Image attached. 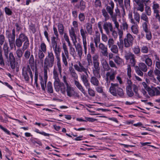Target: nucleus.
Here are the masks:
<instances>
[{
	"instance_id": "1",
	"label": "nucleus",
	"mask_w": 160,
	"mask_h": 160,
	"mask_svg": "<svg viewBox=\"0 0 160 160\" xmlns=\"http://www.w3.org/2000/svg\"><path fill=\"white\" fill-rule=\"evenodd\" d=\"M47 55L44 60L43 71L44 78L42 77L40 78V83L42 89L45 90L46 88L48 78L47 72L49 68H52L54 63L55 56L52 51H48Z\"/></svg>"
},
{
	"instance_id": "2",
	"label": "nucleus",
	"mask_w": 160,
	"mask_h": 160,
	"mask_svg": "<svg viewBox=\"0 0 160 160\" xmlns=\"http://www.w3.org/2000/svg\"><path fill=\"white\" fill-rule=\"evenodd\" d=\"M110 93L114 97H118L121 98L124 97V93L123 90L118 87V83H111L109 89Z\"/></svg>"
},
{
	"instance_id": "3",
	"label": "nucleus",
	"mask_w": 160,
	"mask_h": 160,
	"mask_svg": "<svg viewBox=\"0 0 160 160\" xmlns=\"http://www.w3.org/2000/svg\"><path fill=\"white\" fill-rule=\"evenodd\" d=\"M78 64H75L74 65V69L78 72L84 73L85 74H80V78L82 82L88 80V75L87 72L88 69L86 68L80 61L78 62Z\"/></svg>"
},
{
	"instance_id": "4",
	"label": "nucleus",
	"mask_w": 160,
	"mask_h": 160,
	"mask_svg": "<svg viewBox=\"0 0 160 160\" xmlns=\"http://www.w3.org/2000/svg\"><path fill=\"white\" fill-rule=\"evenodd\" d=\"M57 67L54 66L53 70L52 73L53 75V78L54 79V85H55L56 88H58L57 86L58 85V83L60 82V80L59 78V73L61 74L62 72V67L61 63H60L57 65L56 63Z\"/></svg>"
},
{
	"instance_id": "5",
	"label": "nucleus",
	"mask_w": 160,
	"mask_h": 160,
	"mask_svg": "<svg viewBox=\"0 0 160 160\" xmlns=\"http://www.w3.org/2000/svg\"><path fill=\"white\" fill-rule=\"evenodd\" d=\"M109 5L106 6V9L109 14L111 18H113V17H116L117 18V16H120L121 13L119 8L117 7L115 9V13H113V10L114 7V4L112 1H111L109 3Z\"/></svg>"
},
{
	"instance_id": "6",
	"label": "nucleus",
	"mask_w": 160,
	"mask_h": 160,
	"mask_svg": "<svg viewBox=\"0 0 160 160\" xmlns=\"http://www.w3.org/2000/svg\"><path fill=\"white\" fill-rule=\"evenodd\" d=\"M6 35L8 39L9 45L12 49L13 48L15 40V30L13 28L12 30V32H10L9 29L7 30L6 32Z\"/></svg>"
},
{
	"instance_id": "7",
	"label": "nucleus",
	"mask_w": 160,
	"mask_h": 160,
	"mask_svg": "<svg viewBox=\"0 0 160 160\" xmlns=\"http://www.w3.org/2000/svg\"><path fill=\"white\" fill-rule=\"evenodd\" d=\"M29 75H30L32 82L33 81V75L29 65L24 67L22 69V75L24 80L27 82H28L29 80Z\"/></svg>"
},
{
	"instance_id": "8",
	"label": "nucleus",
	"mask_w": 160,
	"mask_h": 160,
	"mask_svg": "<svg viewBox=\"0 0 160 160\" xmlns=\"http://www.w3.org/2000/svg\"><path fill=\"white\" fill-rule=\"evenodd\" d=\"M148 69V66L144 63L141 62L139 63L138 66L135 67V71L137 74L141 77H143V72H146Z\"/></svg>"
},
{
	"instance_id": "9",
	"label": "nucleus",
	"mask_w": 160,
	"mask_h": 160,
	"mask_svg": "<svg viewBox=\"0 0 160 160\" xmlns=\"http://www.w3.org/2000/svg\"><path fill=\"white\" fill-rule=\"evenodd\" d=\"M80 33L82 36L83 47L84 49V52L85 54H86L87 52V43L86 40L87 35L88 33L82 27H81L80 29Z\"/></svg>"
},
{
	"instance_id": "10",
	"label": "nucleus",
	"mask_w": 160,
	"mask_h": 160,
	"mask_svg": "<svg viewBox=\"0 0 160 160\" xmlns=\"http://www.w3.org/2000/svg\"><path fill=\"white\" fill-rule=\"evenodd\" d=\"M134 38L129 33H128L124 39V46L126 48H128L132 46L133 44Z\"/></svg>"
},
{
	"instance_id": "11",
	"label": "nucleus",
	"mask_w": 160,
	"mask_h": 160,
	"mask_svg": "<svg viewBox=\"0 0 160 160\" xmlns=\"http://www.w3.org/2000/svg\"><path fill=\"white\" fill-rule=\"evenodd\" d=\"M66 86V91L68 96L69 97H75L79 98V95L77 92H76L74 88L72 87L70 84H69Z\"/></svg>"
},
{
	"instance_id": "12",
	"label": "nucleus",
	"mask_w": 160,
	"mask_h": 160,
	"mask_svg": "<svg viewBox=\"0 0 160 160\" xmlns=\"http://www.w3.org/2000/svg\"><path fill=\"white\" fill-rule=\"evenodd\" d=\"M109 70L110 71L107 72L106 73L105 79L106 81H108L109 79L110 81H113L117 74V71L114 70L113 68Z\"/></svg>"
},
{
	"instance_id": "13",
	"label": "nucleus",
	"mask_w": 160,
	"mask_h": 160,
	"mask_svg": "<svg viewBox=\"0 0 160 160\" xmlns=\"http://www.w3.org/2000/svg\"><path fill=\"white\" fill-rule=\"evenodd\" d=\"M5 38L3 34L0 35V64L4 65L2 54V48L1 46L4 44Z\"/></svg>"
},
{
	"instance_id": "14",
	"label": "nucleus",
	"mask_w": 160,
	"mask_h": 160,
	"mask_svg": "<svg viewBox=\"0 0 160 160\" xmlns=\"http://www.w3.org/2000/svg\"><path fill=\"white\" fill-rule=\"evenodd\" d=\"M103 27L107 35H109L110 31L113 29L112 24L110 22H105L103 25Z\"/></svg>"
},
{
	"instance_id": "15",
	"label": "nucleus",
	"mask_w": 160,
	"mask_h": 160,
	"mask_svg": "<svg viewBox=\"0 0 160 160\" xmlns=\"http://www.w3.org/2000/svg\"><path fill=\"white\" fill-rule=\"evenodd\" d=\"M100 68L99 62H93V67L92 68L93 73L95 76H98L99 74Z\"/></svg>"
},
{
	"instance_id": "16",
	"label": "nucleus",
	"mask_w": 160,
	"mask_h": 160,
	"mask_svg": "<svg viewBox=\"0 0 160 160\" xmlns=\"http://www.w3.org/2000/svg\"><path fill=\"white\" fill-rule=\"evenodd\" d=\"M10 62V66L12 69H14L15 68V58L12 52H10L9 53V57L8 58Z\"/></svg>"
},
{
	"instance_id": "17",
	"label": "nucleus",
	"mask_w": 160,
	"mask_h": 160,
	"mask_svg": "<svg viewBox=\"0 0 160 160\" xmlns=\"http://www.w3.org/2000/svg\"><path fill=\"white\" fill-rule=\"evenodd\" d=\"M58 84L57 88H56L55 85H54V87L55 91L57 92H59L60 90L62 93L65 94L66 91V87H65L64 84L62 82L60 83V82L58 83Z\"/></svg>"
},
{
	"instance_id": "18",
	"label": "nucleus",
	"mask_w": 160,
	"mask_h": 160,
	"mask_svg": "<svg viewBox=\"0 0 160 160\" xmlns=\"http://www.w3.org/2000/svg\"><path fill=\"white\" fill-rule=\"evenodd\" d=\"M98 48L101 50L102 54L104 56L107 57L108 55V49L106 46L103 43H101L98 46Z\"/></svg>"
},
{
	"instance_id": "19",
	"label": "nucleus",
	"mask_w": 160,
	"mask_h": 160,
	"mask_svg": "<svg viewBox=\"0 0 160 160\" xmlns=\"http://www.w3.org/2000/svg\"><path fill=\"white\" fill-rule=\"evenodd\" d=\"M73 43L75 47L78 57L80 59H81L83 53L82 46L79 43H78L77 44H76V42H73Z\"/></svg>"
},
{
	"instance_id": "20",
	"label": "nucleus",
	"mask_w": 160,
	"mask_h": 160,
	"mask_svg": "<svg viewBox=\"0 0 160 160\" xmlns=\"http://www.w3.org/2000/svg\"><path fill=\"white\" fill-rule=\"evenodd\" d=\"M16 56V62L17 63H20L21 58L23 54V51L21 48H18L16 51L15 53Z\"/></svg>"
},
{
	"instance_id": "21",
	"label": "nucleus",
	"mask_w": 160,
	"mask_h": 160,
	"mask_svg": "<svg viewBox=\"0 0 160 160\" xmlns=\"http://www.w3.org/2000/svg\"><path fill=\"white\" fill-rule=\"evenodd\" d=\"M142 61H144L148 67H151L152 61L151 58H149L148 55L144 54L142 55Z\"/></svg>"
},
{
	"instance_id": "22",
	"label": "nucleus",
	"mask_w": 160,
	"mask_h": 160,
	"mask_svg": "<svg viewBox=\"0 0 160 160\" xmlns=\"http://www.w3.org/2000/svg\"><path fill=\"white\" fill-rule=\"evenodd\" d=\"M69 33L73 43V42H77V36L75 34V29L73 27H71L70 29L69 30Z\"/></svg>"
},
{
	"instance_id": "23",
	"label": "nucleus",
	"mask_w": 160,
	"mask_h": 160,
	"mask_svg": "<svg viewBox=\"0 0 160 160\" xmlns=\"http://www.w3.org/2000/svg\"><path fill=\"white\" fill-rule=\"evenodd\" d=\"M101 65L105 71H108L111 68L108 64L107 61L104 58H102L101 60Z\"/></svg>"
},
{
	"instance_id": "24",
	"label": "nucleus",
	"mask_w": 160,
	"mask_h": 160,
	"mask_svg": "<svg viewBox=\"0 0 160 160\" xmlns=\"http://www.w3.org/2000/svg\"><path fill=\"white\" fill-rule=\"evenodd\" d=\"M53 50L55 54V56L57 59L56 63L57 64V65H58L59 63L60 64V63H61L60 56V52H61L60 48L59 47L57 48L54 49Z\"/></svg>"
},
{
	"instance_id": "25",
	"label": "nucleus",
	"mask_w": 160,
	"mask_h": 160,
	"mask_svg": "<svg viewBox=\"0 0 160 160\" xmlns=\"http://www.w3.org/2000/svg\"><path fill=\"white\" fill-rule=\"evenodd\" d=\"M74 83L77 88L84 95H86V92L83 87L79 81L76 80H74Z\"/></svg>"
},
{
	"instance_id": "26",
	"label": "nucleus",
	"mask_w": 160,
	"mask_h": 160,
	"mask_svg": "<svg viewBox=\"0 0 160 160\" xmlns=\"http://www.w3.org/2000/svg\"><path fill=\"white\" fill-rule=\"evenodd\" d=\"M86 2L83 0H81L79 3L76 4L75 7L81 11H84L86 8Z\"/></svg>"
},
{
	"instance_id": "27",
	"label": "nucleus",
	"mask_w": 160,
	"mask_h": 160,
	"mask_svg": "<svg viewBox=\"0 0 160 160\" xmlns=\"http://www.w3.org/2000/svg\"><path fill=\"white\" fill-rule=\"evenodd\" d=\"M86 31L88 35H93L94 31H93L92 25L90 23H87L86 24Z\"/></svg>"
},
{
	"instance_id": "28",
	"label": "nucleus",
	"mask_w": 160,
	"mask_h": 160,
	"mask_svg": "<svg viewBox=\"0 0 160 160\" xmlns=\"http://www.w3.org/2000/svg\"><path fill=\"white\" fill-rule=\"evenodd\" d=\"M62 62L65 67H67L68 66V60H69L70 59L69 55H68V56L65 55L63 52H62Z\"/></svg>"
},
{
	"instance_id": "29",
	"label": "nucleus",
	"mask_w": 160,
	"mask_h": 160,
	"mask_svg": "<svg viewBox=\"0 0 160 160\" xmlns=\"http://www.w3.org/2000/svg\"><path fill=\"white\" fill-rule=\"evenodd\" d=\"M69 70L70 74L72 77L73 78V80L77 79L78 76L74 69L72 67H70L69 68Z\"/></svg>"
},
{
	"instance_id": "30",
	"label": "nucleus",
	"mask_w": 160,
	"mask_h": 160,
	"mask_svg": "<svg viewBox=\"0 0 160 160\" xmlns=\"http://www.w3.org/2000/svg\"><path fill=\"white\" fill-rule=\"evenodd\" d=\"M133 24L131 27V30L134 34L137 35L138 33V25L135 22V23Z\"/></svg>"
},
{
	"instance_id": "31",
	"label": "nucleus",
	"mask_w": 160,
	"mask_h": 160,
	"mask_svg": "<svg viewBox=\"0 0 160 160\" xmlns=\"http://www.w3.org/2000/svg\"><path fill=\"white\" fill-rule=\"evenodd\" d=\"M3 49L4 51V55L6 58H8V55L9 52V47L7 42L4 43L3 46Z\"/></svg>"
},
{
	"instance_id": "32",
	"label": "nucleus",
	"mask_w": 160,
	"mask_h": 160,
	"mask_svg": "<svg viewBox=\"0 0 160 160\" xmlns=\"http://www.w3.org/2000/svg\"><path fill=\"white\" fill-rule=\"evenodd\" d=\"M96 76H92L91 77L90 81L91 83L94 86H98L99 84V81L97 78Z\"/></svg>"
},
{
	"instance_id": "33",
	"label": "nucleus",
	"mask_w": 160,
	"mask_h": 160,
	"mask_svg": "<svg viewBox=\"0 0 160 160\" xmlns=\"http://www.w3.org/2000/svg\"><path fill=\"white\" fill-rule=\"evenodd\" d=\"M47 88V85H46ZM46 88H45V90H44L42 89V90L44 91H45L46 90ZM47 92L48 93H52L53 92V88L52 84V82L49 81L48 82L47 84Z\"/></svg>"
},
{
	"instance_id": "34",
	"label": "nucleus",
	"mask_w": 160,
	"mask_h": 160,
	"mask_svg": "<svg viewBox=\"0 0 160 160\" xmlns=\"http://www.w3.org/2000/svg\"><path fill=\"white\" fill-rule=\"evenodd\" d=\"M101 12L102 15L104 18L105 20L107 21L110 18V16L107 9L103 8L102 9Z\"/></svg>"
},
{
	"instance_id": "35",
	"label": "nucleus",
	"mask_w": 160,
	"mask_h": 160,
	"mask_svg": "<svg viewBox=\"0 0 160 160\" xmlns=\"http://www.w3.org/2000/svg\"><path fill=\"white\" fill-rule=\"evenodd\" d=\"M22 42L29 40L28 38L24 33H21L19 35L18 38Z\"/></svg>"
},
{
	"instance_id": "36",
	"label": "nucleus",
	"mask_w": 160,
	"mask_h": 160,
	"mask_svg": "<svg viewBox=\"0 0 160 160\" xmlns=\"http://www.w3.org/2000/svg\"><path fill=\"white\" fill-rule=\"evenodd\" d=\"M43 52L42 50H38V56L39 62L41 63H43V60L45 55L43 53Z\"/></svg>"
},
{
	"instance_id": "37",
	"label": "nucleus",
	"mask_w": 160,
	"mask_h": 160,
	"mask_svg": "<svg viewBox=\"0 0 160 160\" xmlns=\"http://www.w3.org/2000/svg\"><path fill=\"white\" fill-rule=\"evenodd\" d=\"M113 60L115 63L117 65H119L122 64L123 60L118 56L116 55L113 58Z\"/></svg>"
},
{
	"instance_id": "38",
	"label": "nucleus",
	"mask_w": 160,
	"mask_h": 160,
	"mask_svg": "<svg viewBox=\"0 0 160 160\" xmlns=\"http://www.w3.org/2000/svg\"><path fill=\"white\" fill-rule=\"evenodd\" d=\"M136 4L137 6V10L141 12H143L144 10V5L142 1Z\"/></svg>"
},
{
	"instance_id": "39",
	"label": "nucleus",
	"mask_w": 160,
	"mask_h": 160,
	"mask_svg": "<svg viewBox=\"0 0 160 160\" xmlns=\"http://www.w3.org/2000/svg\"><path fill=\"white\" fill-rule=\"evenodd\" d=\"M133 92H134L135 96L138 98H140V97L138 93V88L136 85L133 84L132 87Z\"/></svg>"
},
{
	"instance_id": "40",
	"label": "nucleus",
	"mask_w": 160,
	"mask_h": 160,
	"mask_svg": "<svg viewBox=\"0 0 160 160\" xmlns=\"http://www.w3.org/2000/svg\"><path fill=\"white\" fill-rule=\"evenodd\" d=\"M93 6L96 8H99L102 7V2L100 0H95L94 1H93Z\"/></svg>"
},
{
	"instance_id": "41",
	"label": "nucleus",
	"mask_w": 160,
	"mask_h": 160,
	"mask_svg": "<svg viewBox=\"0 0 160 160\" xmlns=\"http://www.w3.org/2000/svg\"><path fill=\"white\" fill-rule=\"evenodd\" d=\"M15 44H14V46L15 49L16 46H17L18 48H20L22 46L23 42L18 38H17L15 40Z\"/></svg>"
},
{
	"instance_id": "42",
	"label": "nucleus",
	"mask_w": 160,
	"mask_h": 160,
	"mask_svg": "<svg viewBox=\"0 0 160 160\" xmlns=\"http://www.w3.org/2000/svg\"><path fill=\"white\" fill-rule=\"evenodd\" d=\"M135 57L134 55L131 52L126 53L124 56V57L126 60H130Z\"/></svg>"
},
{
	"instance_id": "43",
	"label": "nucleus",
	"mask_w": 160,
	"mask_h": 160,
	"mask_svg": "<svg viewBox=\"0 0 160 160\" xmlns=\"http://www.w3.org/2000/svg\"><path fill=\"white\" fill-rule=\"evenodd\" d=\"M58 29L59 34L61 35H62L64 33V27L63 25L60 23L58 24Z\"/></svg>"
},
{
	"instance_id": "44",
	"label": "nucleus",
	"mask_w": 160,
	"mask_h": 160,
	"mask_svg": "<svg viewBox=\"0 0 160 160\" xmlns=\"http://www.w3.org/2000/svg\"><path fill=\"white\" fill-rule=\"evenodd\" d=\"M111 51L114 53L117 54L118 52V49L117 46L115 44L109 48Z\"/></svg>"
},
{
	"instance_id": "45",
	"label": "nucleus",
	"mask_w": 160,
	"mask_h": 160,
	"mask_svg": "<svg viewBox=\"0 0 160 160\" xmlns=\"http://www.w3.org/2000/svg\"><path fill=\"white\" fill-rule=\"evenodd\" d=\"M152 7L153 11H157L159 10L160 6L158 3L154 1L153 2Z\"/></svg>"
},
{
	"instance_id": "46",
	"label": "nucleus",
	"mask_w": 160,
	"mask_h": 160,
	"mask_svg": "<svg viewBox=\"0 0 160 160\" xmlns=\"http://www.w3.org/2000/svg\"><path fill=\"white\" fill-rule=\"evenodd\" d=\"M29 58L28 62L30 66L32 68L34 66V59L33 55L31 54Z\"/></svg>"
},
{
	"instance_id": "47",
	"label": "nucleus",
	"mask_w": 160,
	"mask_h": 160,
	"mask_svg": "<svg viewBox=\"0 0 160 160\" xmlns=\"http://www.w3.org/2000/svg\"><path fill=\"white\" fill-rule=\"evenodd\" d=\"M132 50L133 52L135 54L138 55L140 53V49L139 47L138 46L134 47L132 48Z\"/></svg>"
},
{
	"instance_id": "48",
	"label": "nucleus",
	"mask_w": 160,
	"mask_h": 160,
	"mask_svg": "<svg viewBox=\"0 0 160 160\" xmlns=\"http://www.w3.org/2000/svg\"><path fill=\"white\" fill-rule=\"evenodd\" d=\"M117 44L119 49H122L124 46V40H123L122 39H119V42H118Z\"/></svg>"
},
{
	"instance_id": "49",
	"label": "nucleus",
	"mask_w": 160,
	"mask_h": 160,
	"mask_svg": "<svg viewBox=\"0 0 160 160\" xmlns=\"http://www.w3.org/2000/svg\"><path fill=\"white\" fill-rule=\"evenodd\" d=\"M134 19L138 23H139L140 21V15L137 12L134 11Z\"/></svg>"
},
{
	"instance_id": "50",
	"label": "nucleus",
	"mask_w": 160,
	"mask_h": 160,
	"mask_svg": "<svg viewBox=\"0 0 160 160\" xmlns=\"http://www.w3.org/2000/svg\"><path fill=\"white\" fill-rule=\"evenodd\" d=\"M89 49L90 50V52L92 54H94L95 53L96 51V49L93 42H90Z\"/></svg>"
},
{
	"instance_id": "51",
	"label": "nucleus",
	"mask_w": 160,
	"mask_h": 160,
	"mask_svg": "<svg viewBox=\"0 0 160 160\" xmlns=\"http://www.w3.org/2000/svg\"><path fill=\"white\" fill-rule=\"evenodd\" d=\"M113 18H111V19L115 25V28H116L117 30H118L119 29V24L117 21V18H116V17H113Z\"/></svg>"
},
{
	"instance_id": "52",
	"label": "nucleus",
	"mask_w": 160,
	"mask_h": 160,
	"mask_svg": "<svg viewBox=\"0 0 160 160\" xmlns=\"http://www.w3.org/2000/svg\"><path fill=\"white\" fill-rule=\"evenodd\" d=\"M126 91L127 95L129 97H132L134 95V93L132 90V88H126Z\"/></svg>"
},
{
	"instance_id": "53",
	"label": "nucleus",
	"mask_w": 160,
	"mask_h": 160,
	"mask_svg": "<svg viewBox=\"0 0 160 160\" xmlns=\"http://www.w3.org/2000/svg\"><path fill=\"white\" fill-rule=\"evenodd\" d=\"M107 45L109 48L114 45V42L113 39L112 38H109L108 41Z\"/></svg>"
},
{
	"instance_id": "54",
	"label": "nucleus",
	"mask_w": 160,
	"mask_h": 160,
	"mask_svg": "<svg viewBox=\"0 0 160 160\" xmlns=\"http://www.w3.org/2000/svg\"><path fill=\"white\" fill-rule=\"evenodd\" d=\"M59 40V38H57V37L53 36L51 37V44L52 45L57 44L58 42L57 40Z\"/></svg>"
},
{
	"instance_id": "55",
	"label": "nucleus",
	"mask_w": 160,
	"mask_h": 160,
	"mask_svg": "<svg viewBox=\"0 0 160 160\" xmlns=\"http://www.w3.org/2000/svg\"><path fill=\"white\" fill-rule=\"evenodd\" d=\"M124 4L126 9H129L130 8V0H124Z\"/></svg>"
},
{
	"instance_id": "56",
	"label": "nucleus",
	"mask_w": 160,
	"mask_h": 160,
	"mask_svg": "<svg viewBox=\"0 0 160 160\" xmlns=\"http://www.w3.org/2000/svg\"><path fill=\"white\" fill-rule=\"evenodd\" d=\"M62 47L64 52V54L67 55V56H68V55H69V53L67 46L65 43H63Z\"/></svg>"
},
{
	"instance_id": "57",
	"label": "nucleus",
	"mask_w": 160,
	"mask_h": 160,
	"mask_svg": "<svg viewBox=\"0 0 160 160\" xmlns=\"http://www.w3.org/2000/svg\"><path fill=\"white\" fill-rule=\"evenodd\" d=\"M31 55L30 51L28 50H26L24 52V54L25 59L27 60L28 59Z\"/></svg>"
},
{
	"instance_id": "58",
	"label": "nucleus",
	"mask_w": 160,
	"mask_h": 160,
	"mask_svg": "<svg viewBox=\"0 0 160 160\" xmlns=\"http://www.w3.org/2000/svg\"><path fill=\"white\" fill-rule=\"evenodd\" d=\"M145 12L148 16H150L151 14V11L150 7L148 6H146L145 7Z\"/></svg>"
},
{
	"instance_id": "59",
	"label": "nucleus",
	"mask_w": 160,
	"mask_h": 160,
	"mask_svg": "<svg viewBox=\"0 0 160 160\" xmlns=\"http://www.w3.org/2000/svg\"><path fill=\"white\" fill-rule=\"evenodd\" d=\"M40 48L41 49H39V50H42L44 53L46 52L47 51L46 45L44 43L42 42L41 43Z\"/></svg>"
},
{
	"instance_id": "60",
	"label": "nucleus",
	"mask_w": 160,
	"mask_h": 160,
	"mask_svg": "<svg viewBox=\"0 0 160 160\" xmlns=\"http://www.w3.org/2000/svg\"><path fill=\"white\" fill-rule=\"evenodd\" d=\"M127 75L128 77V78L129 79H130L131 77V67L130 66V65H128L127 66Z\"/></svg>"
},
{
	"instance_id": "61",
	"label": "nucleus",
	"mask_w": 160,
	"mask_h": 160,
	"mask_svg": "<svg viewBox=\"0 0 160 160\" xmlns=\"http://www.w3.org/2000/svg\"><path fill=\"white\" fill-rule=\"evenodd\" d=\"M87 59L88 62V65H90L92 64V56L90 53H89L87 54Z\"/></svg>"
},
{
	"instance_id": "62",
	"label": "nucleus",
	"mask_w": 160,
	"mask_h": 160,
	"mask_svg": "<svg viewBox=\"0 0 160 160\" xmlns=\"http://www.w3.org/2000/svg\"><path fill=\"white\" fill-rule=\"evenodd\" d=\"M128 18L130 20V22L132 24H134L135 23V20L132 17V12H129V13L128 15Z\"/></svg>"
},
{
	"instance_id": "63",
	"label": "nucleus",
	"mask_w": 160,
	"mask_h": 160,
	"mask_svg": "<svg viewBox=\"0 0 160 160\" xmlns=\"http://www.w3.org/2000/svg\"><path fill=\"white\" fill-rule=\"evenodd\" d=\"M147 14L142 13L141 15V19L143 21H145V22H148V18L147 16Z\"/></svg>"
},
{
	"instance_id": "64",
	"label": "nucleus",
	"mask_w": 160,
	"mask_h": 160,
	"mask_svg": "<svg viewBox=\"0 0 160 160\" xmlns=\"http://www.w3.org/2000/svg\"><path fill=\"white\" fill-rule=\"evenodd\" d=\"M85 16L83 13H80L78 15V18L79 20L81 22H83L85 19Z\"/></svg>"
}]
</instances>
